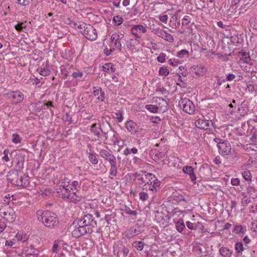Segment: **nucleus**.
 Returning <instances> with one entry per match:
<instances>
[{
    "label": "nucleus",
    "instance_id": "3",
    "mask_svg": "<svg viewBox=\"0 0 257 257\" xmlns=\"http://www.w3.org/2000/svg\"><path fill=\"white\" fill-rule=\"evenodd\" d=\"M37 217L47 227L52 228L59 224L56 214L51 211L38 210L37 212Z\"/></svg>",
    "mask_w": 257,
    "mask_h": 257
},
{
    "label": "nucleus",
    "instance_id": "32",
    "mask_svg": "<svg viewBox=\"0 0 257 257\" xmlns=\"http://www.w3.org/2000/svg\"><path fill=\"white\" fill-rule=\"evenodd\" d=\"M220 254L223 257H229L232 252L227 247H222L219 249Z\"/></svg>",
    "mask_w": 257,
    "mask_h": 257
},
{
    "label": "nucleus",
    "instance_id": "10",
    "mask_svg": "<svg viewBox=\"0 0 257 257\" xmlns=\"http://www.w3.org/2000/svg\"><path fill=\"white\" fill-rule=\"evenodd\" d=\"M83 36L90 41H94L97 38V33L96 29L91 25L88 24L86 29L83 32Z\"/></svg>",
    "mask_w": 257,
    "mask_h": 257
},
{
    "label": "nucleus",
    "instance_id": "12",
    "mask_svg": "<svg viewBox=\"0 0 257 257\" xmlns=\"http://www.w3.org/2000/svg\"><path fill=\"white\" fill-rule=\"evenodd\" d=\"M131 32L136 38L140 39L143 34L147 32V29L142 25H133Z\"/></svg>",
    "mask_w": 257,
    "mask_h": 257
},
{
    "label": "nucleus",
    "instance_id": "44",
    "mask_svg": "<svg viewBox=\"0 0 257 257\" xmlns=\"http://www.w3.org/2000/svg\"><path fill=\"white\" fill-rule=\"evenodd\" d=\"M242 175L243 178L246 181H251L252 176L251 175V173L249 171H248V170L244 171V172H243L242 173Z\"/></svg>",
    "mask_w": 257,
    "mask_h": 257
},
{
    "label": "nucleus",
    "instance_id": "41",
    "mask_svg": "<svg viewBox=\"0 0 257 257\" xmlns=\"http://www.w3.org/2000/svg\"><path fill=\"white\" fill-rule=\"evenodd\" d=\"M27 27L26 22L19 23L17 25L15 26V29L18 31H21L23 29Z\"/></svg>",
    "mask_w": 257,
    "mask_h": 257
},
{
    "label": "nucleus",
    "instance_id": "62",
    "mask_svg": "<svg viewBox=\"0 0 257 257\" xmlns=\"http://www.w3.org/2000/svg\"><path fill=\"white\" fill-rule=\"evenodd\" d=\"M58 244L56 241H55V242L53 244V247H52V252H54V253H57L58 251Z\"/></svg>",
    "mask_w": 257,
    "mask_h": 257
},
{
    "label": "nucleus",
    "instance_id": "23",
    "mask_svg": "<svg viewBox=\"0 0 257 257\" xmlns=\"http://www.w3.org/2000/svg\"><path fill=\"white\" fill-rule=\"evenodd\" d=\"M140 43V41L138 38L130 39L129 40L126 41L125 45L128 49L130 50H133V47L138 45Z\"/></svg>",
    "mask_w": 257,
    "mask_h": 257
},
{
    "label": "nucleus",
    "instance_id": "1",
    "mask_svg": "<svg viewBox=\"0 0 257 257\" xmlns=\"http://www.w3.org/2000/svg\"><path fill=\"white\" fill-rule=\"evenodd\" d=\"M77 222L76 228L72 231V235L77 238L86 234H90L93 231V228L96 226V221L92 215L87 214L82 218L75 220Z\"/></svg>",
    "mask_w": 257,
    "mask_h": 257
},
{
    "label": "nucleus",
    "instance_id": "17",
    "mask_svg": "<svg viewBox=\"0 0 257 257\" xmlns=\"http://www.w3.org/2000/svg\"><path fill=\"white\" fill-rule=\"evenodd\" d=\"M191 71L194 73L197 76L200 77L203 76L206 72V68L202 65H193L190 68Z\"/></svg>",
    "mask_w": 257,
    "mask_h": 257
},
{
    "label": "nucleus",
    "instance_id": "61",
    "mask_svg": "<svg viewBox=\"0 0 257 257\" xmlns=\"http://www.w3.org/2000/svg\"><path fill=\"white\" fill-rule=\"evenodd\" d=\"M190 18L188 16H185L182 20V25H187L190 23Z\"/></svg>",
    "mask_w": 257,
    "mask_h": 257
},
{
    "label": "nucleus",
    "instance_id": "5",
    "mask_svg": "<svg viewBox=\"0 0 257 257\" xmlns=\"http://www.w3.org/2000/svg\"><path fill=\"white\" fill-rule=\"evenodd\" d=\"M57 193L59 194V196L61 197L64 200L74 203H76L81 201L83 197L80 192H71L69 189H61V188L56 189Z\"/></svg>",
    "mask_w": 257,
    "mask_h": 257
},
{
    "label": "nucleus",
    "instance_id": "13",
    "mask_svg": "<svg viewBox=\"0 0 257 257\" xmlns=\"http://www.w3.org/2000/svg\"><path fill=\"white\" fill-rule=\"evenodd\" d=\"M154 33L158 37H160L164 39V40L169 42H173L174 41V38L173 36L162 29L157 28L154 29Z\"/></svg>",
    "mask_w": 257,
    "mask_h": 257
},
{
    "label": "nucleus",
    "instance_id": "56",
    "mask_svg": "<svg viewBox=\"0 0 257 257\" xmlns=\"http://www.w3.org/2000/svg\"><path fill=\"white\" fill-rule=\"evenodd\" d=\"M4 156L3 157V160L5 162H8L9 161V157L8 156L9 150H5L4 151Z\"/></svg>",
    "mask_w": 257,
    "mask_h": 257
},
{
    "label": "nucleus",
    "instance_id": "24",
    "mask_svg": "<svg viewBox=\"0 0 257 257\" xmlns=\"http://www.w3.org/2000/svg\"><path fill=\"white\" fill-rule=\"evenodd\" d=\"M119 208L121 210L124 211L126 213L129 214L130 215L136 216L138 214L137 211L132 210L130 207L127 206L124 204H120Z\"/></svg>",
    "mask_w": 257,
    "mask_h": 257
},
{
    "label": "nucleus",
    "instance_id": "27",
    "mask_svg": "<svg viewBox=\"0 0 257 257\" xmlns=\"http://www.w3.org/2000/svg\"><path fill=\"white\" fill-rule=\"evenodd\" d=\"M16 238L18 241L24 242L28 240V237L25 232L23 231H20L17 234Z\"/></svg>",
    "mask_w": 257,
    "mask_h": 257
},
{
    "label": "nucleus",
    "instance_id": "22",
    "mask_svg": "<svg viewBox=\"0 0 257 257\" xmlns=\"http://www.w3.org/2000/svg\"><path fill=\"white\" fill-rule=\"evenodd\" d=\"M139 232L137 227L133 226L125 231V236L127 238H131L138 235Z\"/></svg>",
    "mask_w": 257,
    "mask_h": 257
},
{
    "label": "nucleus",
    "instance_id": "64",
    "mask_svg": "<svg viewBox=\"0 0 257 257\" xmlns=\"http://www.w3.org/2000/svg\"><path fill=\"white\" fill-rule=\"evenodd\" d=\"M249 202H250V200L246 196H244V197L242 199V200H241V203L243 205H246Z\"/></svg>",
    "mask_w": 257,
    "mask_h": 257
},
{
    "label": "nucleus",
    "instance_id": "6",
    "mask_svg": "<svg viewBox=\"0 0 257 257\" xmlns=\"http://www.w3.org/2000/svg\"><path fill=\"white\" fill-rule=\"evenodd\" d=\"M7 180L16 186H25L21 172L18 170L10 171L7 175Z\"/></svg>",
    "mask_w": 257,
    "mask_h": 257
},
{
    "label": "nucleus",
    "instance_id": "31",
    "mask_svg": "<svg viewBox=\"0 0 257 257\" xmlns=\"http://www.w3.org/2000/svg\"><path fill=\"white\" fill-rule=\"evenodd\" d=\"M102 70L103 71L107 73L114 72L115 68L114 66L111 63H106L102 66Z\"/></svg>",
    "mask_w": 257,
    "mask_h": 257
},
{
    "label": "nucleus",
    "instance_id": "38",
    "mask_svg": "<svg viewBox=\"0 0 257 257\" xmlns=\"http://www.w3.org/2000/svg\"><path fill=\"white\" fill-rule=\"evenodd\" d=\"M249 24L252 28L257 29V16H253L250 18Z\"/></svg>",
    "mask_w": 257,
    "mask_h": 257
},
{
    "label": "nucleus",
    "instance_id": "19",
    "mask_svg": "<svg viewBox=\"0 0 257 257\" xmlns=\"http://www.w3.org/2000/svg\"><path fill=\"white\" fill-rule=\"evenodd\" d=\"M156 102L158 104V106H157L159 108V111L164 112L168 109V103L163 98H157Z\"/></svg>",
    "mask_w": 257,
    "mask_h": 257
},
{
    "label": "nucleus",
    "instance_id": "33",
    "mask_svg": "<svg viewBox=\"0 0 257 257\" xmlns=\"http://www.w3.org/2000/svg\"><path fill=\"white\" fill-rule=\"evenodd\" d=\"M186 226L187 227L191 230H195L197 227H199L200 225L202 226V224L199 222L197 223H192L189 221L186 222Z\"/></svg>",
    "mask_w": 257,
    "mask_h": 257
},
{
    "label": "nucleus",
    "instance_id": "29",
    "mask_svg": "<svg viewBox=\"0 0 257 257\" xmlns=\"http://www.w3.org/2000/svg\"><path fill=\"white\" fill-rule=\"evenodd\" d=\"M27 254L38 256L39 254V250L34 247L33 245H31L26 250Z\"/></svg>",
    "mask_w": 257,
    "mask_h": 257
},
{
    "label": "nucleus",
    "instance_id": "50",
    "mask_svg": "<svg viewBox=\"0 0 257 257\" xmlns=\"http://www.w3.org/2000/svg\"><path fill=\"white\" fill-rule=\"evenodd\" d=\"M21 140L19 135L17 134H14L12 136V142L15 144H18L20 143Z\"/></svg>",
    "mask_w": 257,
    "mask_h": 257
},
{
    "label": "nucleus",
    "instance_id": "43",
    "mask_svg": "<svg viewBox=\"0 0 257 257\" xmlns=\"http://www.w3.org/2000/svg\"><path fill=\"white\" fill-rule=\"evenodd\" d=\"M235 249L237 253L241 252L244 249L243 244L241 242H237L235 244Z\"/></svg>",
    "mask_w": 257,
    "mask_h": 257
},
{
    "label": "nucleus",
    "instance_id": "45",
    "mask_svg": "<svg viewBox=\"0 0 257 257\" xmlns=\"http://www.w3.org/2000/svg\"><path fill=\"white\" fill-rule=\"evenodd\" d=\"M189 52L186 50H182L177 53V56L180 58L188 57Z\"/></svg>",
    "mask_w": 257,
    "mask_h": 257
},
{
    "label": "nucleus",
    "instance_id": "15",
    "mask_svg": "<svg viewBox=\"0 0 257 257\" xmlns=\"http://www.w3.org/2000/svg\"><path fill=\"white\" fill-rule=\"evenodd\" d=\"M100 156L105 160L107 161L110 165L116 163V160L115 156L111 153L105 150H101L99 151Z\"/></svg>",
    "mask_w": 257,
    "mask_h": 257
},
{
    "label": "nucleus",
    "instance_id": "21",
    "mask_svg": "<svg viewBox=\"0 0 257 257\" xmlns=\"http://www.w3.org/2000/svg\"><path fill=\"white\" fill-rule=\"evenodd\" d=\"M183 171L190 176V178L192 181H194L196 178L194 173L193 169L191 166H185L183 168Z\"/></svg>",
    "mask_w": 257,
    "mask_h": 257
},
{
    "label": "nucleus",
    "instance_id": "30",
    "mask_svg": "<svg viewBox=\"0 0 257 257\" xmlns=\"http://www.w3.org/2000/svg\"><path fill=\"white\" fill-rule=\"evenodd\" d=\"M71 67H69L67 68L65 66L62 65L60 67L61 70V74L63 76V79L67 78V76L69 75V73L70 72Z\"/></svg>",
    "mask_w": 257,
    "mask_h": 257
},
{
    "label": "nucleus",
    "instance_id": "2",
    "mask_svg": "<svg viewBox=\"0 0 257 257\" xmlns=\"http://www.w3.org/2000/svg\"><path fill=\"white\" fill-rule=\"evenodd\" d=\"M137 179L139 184L143 185V190H149L156 192L160 185V181L151 173L138 176Z\"/></svg>",
    "mask_w": 257,
    "mask_h": 257
},
{
    "label": "nucleus",
    "instance_id": "39",
    "mask_svg": "<svg viewBox=\"0 0 257 257\" xmlns=\"http://www.w3.org/2000/svg\"><path fill=\"white\" fill-rule=\"evenodd\" d=\"M146 108L149 111L153 113L158 112L159 110V108L157 106L154 105L149 104L146 106Z\"/></svg>",
    "mask_w": 257,
    "mask_h": 257
},
{
    "label": "nucleus",
    "instance_id": "48",
    "mask_svg": "<svg viewBox=\"0 0 257 257\" xmlns=\"http://www.w3.org/2000/svg\"><path fill=\"white\" fill-rule=\"evenodd\" d=\"M83 75V73L79 70H77V71H74L72 73V76L73 77V78L78 79V80L82 78Z\"/></svg>",
    "mask_w": 257,
    "mask_h": 257
},
{
    "label": "nucleus",
    "instance_id": "54",
    "mask_svg": "<svg viewBox=\"0 0 257 257\" xmlns=\"http://www.w3.org/2000/svg\"><path fill=\"white\" fill-rule=\"evenodd\" d=\"M51 71L48 69L41 68L40 70V74L44 76H47L50 74Z\"/></svg>",
    "mask_w": 257,
    "mask_h": 257
},
{
    "label": "nucleus",
    "instance_id": "53",
    "mask_svg": "<svg viewBox=\"0 0 257 257\" xmlns=\"http://www.w3.org/2000/svg\"><path fill=\"white\" fill-rule=\"evenodd\" d=\"M234 232L236 234H238L239 233H243L244 230L242 226L241 225H236L234 227Z\"/></svg>",
    "mask_w": 257,
    "mask_h": 257
},
{
    "label": "nucleus",
    "instance_id": "37",
    "mask_svg": "<svg viewBox=\"0 0 257 257\" xmlns=\"http://www.w3.org/2000/svg\"><path fill=\"white\" fill-rule=\"evenodd\" d=\"M176 228L177 230L181 232L185 228V224L183 220H180L176 223Z\"/></svg>",
    "mask_w": 257,
    "mask_h": 257
},
{
    "label": "nucleus",
    "instance_id": "47",
    "mask_svg": "<svg viewBox=\"0 0 257 257\" xmlns=\"http://www.w3.org/2000/svg\"><path fill=\"white\" fill-rule=\"evenodd\" d=\"M169 71L166 67H162L159 70V74L162 76H167L169 74Z\"/></svg>",
    "mask_w": 257,
    "mask_h": 257
},
{
    "label": "nucleus",
    "instance_id": "42",
    "mask_svg": "<svg viewBox=\"0 0 257 257\" xmlns=\"http://www.w3.org/2000/svg\"><path fill=\"white\" fill-rule=\"evenodd\" d=\"M88 24L83 22H79V24L77 26V30L80 32L83 35V32L86 29V26Z\"/></svg>",
    "mask_w": 257,
    "mask_h": 257
},
{
    "label": "nucleus",
    "instance_id": "25",
    "mask_svg": "<svg viewBox=\"0 0 257 257\" xmlns=\"http://www.w3.org/2000/svg\"><path fill=\"white\" fill-rule=\"evenodd\" d=\"M4 218L12 220L15 218V212L12 208H8L6 211L4 212Z\"/></svg>",
    "mask_w": 257,
    "mask_h": 257
},
{
    "label": "nucleus",
    "instance_id": "34",
    "mask_svg": "<svg viewBox=\"0 0 257 257\" xmlns=\"http://www.w3.org/2000/svg\"><path fill=\"white\" fill-rule=\"evenodd\" d=\"M250 60V56L248 53L245 52L241 53L240 60L243 63H248Z\"/></svg>",
    "mask_w": 257,
    "mask_h": 257
},
{
    "label": "nucleus",
    "instance_id": "58",
    "mask_svg": "<svg viewBox=\"0 0 257 257\" xmlns=\"http://www.w3.org/2000/svg\"><path fill=\"white\" fill-rule=\"evenodd\" d=\"M231 183L233 186H238L239 185L240 180L238 178H232L231 180Z\"/></svg>",
    "mask_w": 257,
    "mask_h": 257
},
{
    "label": "nucleus",
    "instance_id": "16",
    "mask_svg": "<svg viewBox=\"0 0 257 257\" xmlns=\"http://www.w3.org/2000/svg\"><path fill=\"white\" fill-rule=\"evenodd\" d=\"M125 126L127 130L133 134H135L142 130V128L132 120L127 121L125 124Z\"/></svg>",
    "mask_w": 257,
    "mask_h": 257
},
{
    "label": "nucleus",
    "instance_id": "26",
    "mask_svg": "<svg viewBox=\"0 0 257 257\" xmlns=\"http://www.w3.org/2000/svg\"><path fill=\"white\" fill-rule=\"evenodd\" d=\"M87 153L88 154V157L89 161L93 164H97L98 163V160L96 157V154L90 150L89 152L87 151Z\"/></svg>",
    "mask_w": 257,
    "mask_h": 257
},
{
    "label": "nucleus",
    "instance_id": "63",
    "mask_svg": "<svg viewBox=\"0 0 257 257\" xmlns=\"http://www.w3.org/2000/svg\"><path fill=\"white\" fill-rule=\"evenodd\" d=\"M79 24V22H75V21H70V23H69V25H70V26L74 29H75L76 30H77V26Z\"/></svg>",
    "mask_w": 257,
    "mask_h": 257
},
{
    "label": "nucleus",
    "instance_id": "55",
    "mask_svg": "<svg viewBox=\"0 0 257 257\" xmlns=\"http://www.w3.org/2000/svg\"><path fill=\"white\" fill-rule=\"evenodd\" d=\"M166 54L161 53L157 57V60L159 62L163 63L165 61Z\"/></svg>",
    "mask_w": 257,
    "mask_h": 257
},
{
    "label": "nucleus",
    "instance_id": "36",
    "mask_svg": "<svg viewBox=\"0 0 257 257\" xmlns=\"http://www.w3.org/2000/svg\"><path fill=\"white\" fill-rule=\"evenodd\" d=\"M70 181L68 179L66 178H64L63 179H62L61 181L60 185V188L61 189H68L67 187H68V185L69 184Z\"/></svg>",
    "mask_w": 257,
    "mask_h": 257
},
{
    "label": "nucleus",
    "instance_id": "14",
    "mask_svg": "<svg viewBox=\"0 0 257 257\" xmlns=\"http://www.w3.org/2000/svg\"><path fill=\"white\" fill-rule=\"evenodd\" d=\"M195 125L200 129L207 130L213 125L211 120L199 118L195 121Z\"/></svg>",
    "mask_w": 257,
    "mask_h": 257
},
{
    "label": "nucleus",
    "instance_id": "20",
    "mask_svg": "<svg viewBox=\"0 0 257 257\" xmlns=\"http://www.w3.org/2000/svg\"><path fill=\"white\" fill-rule=\"evenodd\" d=\"M93 94L96 96L97 99L103 101L104 99V92L99 87H95L93 88Z\"/></svg>",
    "mask_w": 257,
    "mask_h": 257
},
{
    "label": "nucleus",
    "instance_id": "40",
    "mask_svg": "<svg viewBox=\"0 0 257 257\" xmlns=\"http://www.w3.org/2000/svg\"><path fill=\"white\" fill-rule=\"evenodd\" d=\"M152 153L154 154L157 158L160 159H164L165 157V153L160 152L156 150H152Z\"/></svg>",
    "mask_w": 257,
    "mask_h": 257
},
{
    "label": "nucleus",
    "instance_id": "46",
    "mask_svg": "<svg viewBox=\"0 0 257 257\" xmlns=\"http://www.w3.org/2000/svg\"><path fill=\"white\" fill-rule=\"evenodd\" d=\"M109 174L113 176H116L117 174L116 163L110 165Z\"/></svg>",
    "mask_w": 257,
    "mask_h": 257
},
{
    "label": "nucleus",
    "instance_id": "35",
    "mask_svg": "<svg viewBox=\"0 0 257 257\" xmlns=\"http://www.w3.org/2000/svg\"><path fill=\"white\" fill-rule=\"evenodd\" d=\"M144 244V243L142 241H135L133 243L132 245L137 250L141 251L143 249Z\"/></svg>",
    "mask_w": 257,
    "mask_h": 257
},
{
    "label": "nucleus",
    "instance_id": "49",
    "mask_svg": "<svg viewBox=\"0 0 257 257\" xmlns=\"http://www.w3.org/2000/svg\"><path fill=\"white\" fill-rule=\"evenodd\" d=\"M238 159V155L235 152H233L230 154L229 157V160L232 162H235Z\"/></svg>",
    "mask_w": 257,
    "mask_h": 257
},
{
    "label": "nucleus",
    "instance_id": "7",
    "mask_svg": "<svg viewBox=\"0 0 257 257\" xmlns=\"http://www.w3.org/2000/svg\"><path fill=\"white\" fill-rule=\"evenodd\" d=\"M113 249L114 254L117 257H127L130 252L129 249L120 240L114 242Z\"/></svg>",
    "mask_w": 257,
    "mask_h": 257
},
{
    "label": "nucleus",
    "instance_id": "60",
    "mask_svg": "<svg viewBox=\"0 0 257 257\" xmlns=\"http://www.w3.org/2000/svg\"><path fill=\"white\" fill-rule=\"evenodd\" d=\"M168 19V17L167 15L161 16L159 17V19L160 21L163 23H166Z\"/></svg>",
    "mask_w": 257,
    "mask_h": 257
},
{
    "label": "nucleus",
    "instance_id": "8",
    "mask_svg": "<svg viewBox=\"0 0 257 257\" xmlns=\"http://www.w3.org/2000/svg\"><path fill=\"white\" fill-rule=\"evenodd\" d=\"M107 127L108 129L107 131H102V133L106 140V144L109 145H115L118 139L117 134L112 130L109 124H107Z\"/></svg>",
    "mask_w": 257,
    "mask_h": 257
},
{
    "label": "nucleus",
    "instance_id": "18",
    "mask_svg": "<svg viewBox=\"0 0 257 257\" xmlns=\"http://www.w3.org/2000/svg\"><path fill=\"white\" fill-rule=\"evenodd\" d=\"M10 95L14 99L15 103L21 102L24 98V94L19 91H13L10 93Z\"/></svg>",
    "mask_w": 257,
    "mask_h": 257
},
{
    "label": "nucleus",
    "instance_id": "9",
    "mask_svg": "<svg viewBox=\"0 0 257 257\" xmlns=\"http://www.w3.org/2000/svg\"><path fill=\"white\" fill-rule=\"evenodd\" d=\"M179 105L182 107L183 111L189 114H192L195 111V105L188 98H181L179 101Z\"/></svg>",
    "mask_w": 257,
    "mask_h": 257
},
{
    "label": "nucleus",
    "instance_id": "4",
    "mask_svg": "<svg viewBox=\"0 0 257 257\" xmlns=\"http://www.w3.org/2000/svg\"><path fill=\"white\" fill-rule=\"evenodd\" d=\"M124 38L123 34H119L117 33H114L111 35L110 41L109 44V48L105 47L104 49V53L106 56H109L117 50L120 52L121 51L122 46L121 40Z\"/></svg>",
    "mask_w": 257,
    "mask_h": 257
},
{
    "label": "nucleus",
    "instance_id": "11",
    "mask_svg": "<svg viewBox=\"0 0 257 257\" xmlns=\"http://www.w3.org/2000/svg\"><path fill=\"white\" fill-rule=\"evenodd\" d=\"M218 152L223 156L228 155L231 153V148L229 143L227 141H222L221 143H218Z\"/></svg>",
    "mask_w": 257,
    "mask_h": 257
},
{
    "label": "nucleus",
    "instance_id": "59",
    "mask_svg": "<svg viewBox=\"0 0 257 257\" xmlns=\"http://www.w3.org/2000/svg\"><path fill=\"white\" fill-rule=\"evenodd\" d=\"M115 118L117 119L118 122H121L123 120V116L122 114L120 112L115 113Z\"/></svg>",
    "mask_w": 257,
    "mask_h": 257
},
{
    "label": "nucleus",
    "instance_id": "51",
    "mask_svg": "<svg viewBox=\"0 0 257 257\" xmlns=\"http://www.w3.org/2000/svg\"><path fill=\"white\" fill-rule=\"evenodd\" d=\"M139 197L140 199L143 201H146L149 198L148 193L145 192H140L139 194Z\"/></svg>",
    "mask_w": 257,
    "mask_h": 257
},
{
    "label": "nucleus",
    "instance_id": "57",
    "mask_svg": "<svg viewBox=\"0 0 257 257\" xmlns=\"http://www.w3.org/2000/svg\"><path fill=\"white\" fill-rule=\"evenodd\" d=\"M18 3L21 6H26L28 5L32 0H17Z\"/></svg>",
    "mask_w": 257,
    "mask_h": 257
},
{
    "label": "nucleus",
    "instance_id": "52",
    "mask_svg": "<svg viewBox=\"0 0 257 257\" xmlns=\"http://www.w3.org/2000/svg\"><path fill=\"white\" fill-rule=\"evenodd\" d=\"M113 21L115 23L116 25H120L122 22V20L119 16H114L113 18Z\"/></svg>",
    "mask_w": 257,
    "mask_h": 257
},
{
    "label": "nucleus",
    "instance_id": "28",
    "mask_svg": "<svg viewBox=\"0 0 257 257\" xmlns=\"http://www.w3.org/2000/svg\"><path fill=\"white\" fill-rule=\"evenodd\" d=\"M102 128L100 127L97 126L96 123H93L91 127V131L95 135L97 136V137L100 138L101 137L100 131L102 132Z\"/></svg>",
    "mask_w": 257,
    "mask_h": 257
}]
</instances>
